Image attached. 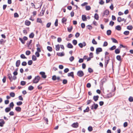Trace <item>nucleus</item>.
I'll use <instances>...</instances> for the list:
<instances>
[{"mask_svg": "<svg viewBox=\"0 0 133 133\" xmlns=\"http://www.w3.org/2000/svg\"><path fill=\"white\" fill-rule=\"evenodd\" d=\"M98 107V104H95L94 102V104L92 105L90 107L92 110L94 111L97 109Z\"/></svg>", "mask_w": 133, "mask_h": 133, "instance_id": "nucleus-1", "label": "nucleus"}, {"mask_svg": "<svg viewBox=\"0 0 133 133\" xmlns=\"http://www.w3.org/2000/svg\"><path fill=\"white\" fill-rule=\"evenodd\" d=\"M40 79V77L39 76H37L35 77L33 81V83H38Z\"/></svg>", "mask_w": 133, "mask_h": 133, "instance_id": "nucleus-2", "label": "nucleus"}, {"mask_svg": "<svg viewBox=\"0 0 133 133\" xmlns=\"http://www.w3.org/2000/svg\"><path fill=\"white\" fill-rule=\"evenodd\" d=\"M102 51V49L101 48H97L96 50V53L98 55L99 53V52Z\"/></svg>", "mask_w": 133, "mask_h": 133, "instance_id": "nucleus-3", "label": "nucleus"}, {"mask_svg": "<svg viewBox=\"0 0 133 133\" xmlns=\"http://www.w3.org/2000/svg\"><path fill=\"white\" fill-rule=\"evenodd\" d=\"M109 10H106L104 11L103 12V13L102 14V16L103 17L105 15H106V16H107L109 14Z\"/></svg>", "mask_w": 133, "mask_h": 133, "instance_id": "nucleus-4", "label": "nucleus"}, {"mask_svg": "<svg viewBox=\"0 0 133 133\" xmlns=\"http://www.w3.org/2000/svg\"><path fill=\"white\" fill-rule=\"evenodd\" d=\"M77 75L78 76L81 77L83 75V72L82 71H78L77 72Z\"/></svg>", "mask_w": 133, "mask_h": 133, "instance_id": "nucleus-5", "label": "nucleus"}, {"mask_svg": "<svg viewBox=\"0 0 133 133\" xmlns=\"http://www.w3.org/2000/svg\"><path fill=\"white\" fill-rule=\"evenodd\" d=\"M40 74L42 75V77L44 78H45L46 77V76L45 75V73L44 72H40Z\"/></svg>", "mask_w": 133, "mask_h": 133, "instance_id": "nucleus-6", "label": "nucleus"}, {"mask_svg": "<svg viewBox=\"0 0 133 133\" xmlns=\"http://www.w3.org/2000/svg\"><path fill=\"white\" fill-rule=\"evenodd\" d=\"M57 55L59 56H63L64 55V54L63 52H57Z\"/></svg>", "mask_w": 133, "mask_h": 133, "instance_id": "nucleus-7", "label": "nucleus"}, {"mask_svg": "<svg viewBox=\"0 0 133 133\" xmlns=\"http://www.w3.org/2000/svg\"><path fill=\"white\" fill-rule=\"evenodd\" d=\"M7 75L10 81H12V77L11 74H8Z\"/></svg>", "mask_w": 133, "mask_h": 133, "instance_id": "nucleus-8", "label": "nucleus"}, {"mask_svg": "<svg viewBox=\"0 0 133 133\" xmlns=\"http://www.w3.org/2000/svg\"><path fill=\"white\" fill-rule=\"evenodd\" d=\"M68 76L69 77L71 76L72 78H74V72H72L70 73H68Z\"/></svg>", "mask_w": 133, "mask_h": 133, "instance_id": "nucleus-9", "label": "nucleus"}, {"mask_svg": "<svg viewBox=\"0 0 133 133\" xmlns=\"http://www.w3.org/2000/svg\"><path fill=\"white\" fill-rule=\"evenodd\" d=\"M99 97V96L98 95L94 96L93 97V99L96 102L98 100Z\"/></svg>", "mask_w": 133, "mask_h": 133, "instance_id": "nucleus-10", "label": "nucleus"}, {"mask_svg": "<svg viewBox=\"0 0 133 133\" xmlns=\"http://www.w3.org/2000/svg\"><path fill=\"white\" fill-rule=\"evenodd\" d=\"M112 96V94L111 93H109L107 95L105 96V98H109Z\"/></svg>", "mask_w": 133, "mask_h": 133, "instance_id": "nucleus-11", "label": "nucleus"}, {"mask_svg": "<svg viewBox=\"0 0 133 133\" xmlns=\"http://www.w3.org/2000/svg\"><path fill=\"white\" fill-rule=\"evenodd\" d=\"M71 126L74 128H77L78 126V124L77 123H74L71 125Z\"/></svg>", "mask_w": 133, "mask_h": 133, "instance_id": "nucleus-12", "label": "nucleus"}, {"mask_svg": "<svg viewBox=\"0 0 133 133\" xmlns=\"http://www.w3.org/2000/svg\"><path fill=\"white\" fill-rule=\"evenodd\" d=\"M115 29L117 30L120 31L121 29V28L119 25H118L116 26L115 28Z\"/></svg>", "mask_w": 133, "mask_h": 133, "instance_id": "nucleus-13", "label": "nucleus"}, {"mask_svg": "<svg viewBox=\"0 0 133 133\" xmlns=\"http://www.w3.org/2000/svg\"><path fill=\"white\" fill-rule=\"evenodd\" d=\"M94 17L95 19L96 20H98L99 19V17L98 14L97 13H95V14Z\"/></svg>", "mask_w": 133, "mask_h": 133, "instance_id": "nucleus-14", "label": "nucleus"}, {"mask_svg": "<svg viewBox=\"0 0 133 133\" xmlns=\"http://www.w3.org/2000/svg\"><path fill=\"white\" fill-rule=\"evenodd\" d=\"M20 64V60H18L17 61L16 63V66L17 67L19 66Z\"/></svg>", "mask_w": 133, "mask_h": 133, "instance_id": "nucleus-15", "label": "nucleus"}, {"mask_svg": "<svg viewBox=\"0 0 133 133\" xmlns=\"http://www.w3.org/2000/svg\"><path fill=\"white\" fill-rule=\"evenodd\" d=\"M15 110L16 111L20 112L21 111V109L20 107H16Z\"/></svg>", "mask_w": 133, "mask_h": 133, "instance_id": "nucleus-16", "label": "nucleus"}, {"mask_svg": "<svg viewBox=\"0 0 133 133\" xmlns=\"http://www.w3.org/2000/svg\"><path fill=\"white\" fill-rule=\"evenodd\" d=\"M121 56L120 55H118L117 56L116 58L117 60L119 61H121Z\"/></svg>", "mask_w": 133, "mask_h": 133, "instance_id": "nucleus-17", "label": "nucleus"}, {"mask_svg": "<svg viewBox=\"0 0 133 133\" xmlns=\"http://www.w3.org/2000/svg\"><path fill=\"white\" fill-rule=\"evenodd\" d=\"M55 49L56 51H59V50L60 46L59 44L56 45Z\"/></svg>", "mask_w": 133, "mask_h": 133, "instance_id": "nucleus-18", "label": "nucleus"}, {"mask_svg": "<svg viewBox=\"0 0 133 133\" xmlns=\"http://www.w3.org/2000/svg\"><path fill=\"white\" fill-rule=\"evenodd\" d=\"M120 50L118 48L115 49V54H119L120 53Z\"/></svg>", "mask_w": 133, "mask_h": 133, "instance_id": "nucleus-19", "label": "nucleus"}, {"mask_svg": "<svg viewBox=\"0 0 133 133\" xmlns=\"http://www.w3.org/2000/svg\"><path fill=\"white\" fill-rule=\"evenodd\" d=\"M67 47L69 48H73V46L70 43H69L68 44Z\"/></svg>", "mask_w": 133, "mask_h": 133, "instance_id": "nucleus-20", "label": "nucleus"}, {"mask_svg": "<svg viewBox=\"0 0 133 133\" xmlns=\"http://www.w3.org/2000/svg\"><path fill=\"white\" fill-rule=\"evenodd\" d=\"M116 46L115 45H114L112 47L109 48V49L110 50L112 51L115 49H116Z\"/></svg>", "mask_w": 133, "mask_h": 133, "instance_id": "nucleus-21", "label": "nucleus"}, {"mask_svg": "<svg viewBox=\"0 0 133 133\" xmlns=\"http://www.w3.org/2000/svg\"><path fill=\"white\" fill-rule=\"evenodd\" d=\"M111 31L110 30H108L107 31V34L108 36L110 35H111Z\"/></svg>", "mask_w": 133, "mask_h": 133, "instance_id": "nucleus-22", "label": "nucleus"}, {"mask_svg": "<svg viewBox=\"0 0 133 133\" xmlns=\"http://www.w3.org/2000/svg\"><path fill=\"white\" fill-rule=\"evenodd\" d=\"M111 39L112 41L113 42L116 43H118L117 41L115 39L112 38H111Z\"/></svg>", "mask_w": 133, "mask_h": 133, "instance_id": "nucleus-23", "label": "nucleus"}, {"mask_svg": "<svg viewBox=\"0 0 133 133\" xmlns=\"http://www.w3.org/2000/svg\"><path fill=\"white\" fill-rule=\"evenodd\" d=\"M11 109L9 107L6 108L5 109V112H8L11 110Z\"/></svg>", "mask_w": 133, "mask_h": 133, "instance_id": "nucleus-24", "label": "nucleus"}, {"mask_svg": "<svg viewBox=\"0 0 133 133\" xmlns=\"http://www.w3.org/2000/svg\"><path fill=\"white\" fill-rule=\"evenodd\" d=\"M85 9L86 10L88 11L91 9V7L89 5H87L85 6Z\"/></svg>", "mask_w": 133, "mask_h": 133, "instance_id": "nucleus-25", "label": "nucleus"}, {"mask_svg": "<svg viewBox=\"0 0 133 133\" xmlns=\"http://www.w3.org/2000/svg\"><path fill=\"white\" fill-rule=\"evenodd\" d=\"M127 29L129 30H131L133 29V27L132 25L128 26L127 27Z\"/></svg>", "mask_w": 133, "mask_h": 133, "instance_id": "nucleus-26", "label": "nucleus"}, {"mask_svg": "<svg viewBox=\"0 0 133 133\" xmlns=\"http://www.w3.org/2000/svg\"><path fill=\"white\" fill-rule=\"evenodd\" d=\"M30 24V21H28L26 20L25 22V24L29 26Z\"/></svg>", "mask_w": 133, "mask_h": 133, "instance_id": "nucleus-27", "label": "nucleus"}, {"mask_svg": "<svg viewBox=\"0 0 133 133\" xmlns=\"http://www.w3.org/2000/svg\"><path fill=\"white\" fill-rule=\"evenodd\" d=\"M129 101L130 102H133V97L132 96H130L128 98Z\"/></svg>", "mask_w": 133, "mask_h": 133, "instance_id": "nucleus-28", "label": "nucleus"}, {"mask_svg": "<svg viewBox=\"0 0 133 133\" xmlns=\"http://www.w3.org/2000/svg\"><path fill=\"white\" fill-rule=\"evenodd\" d=\"M72 26H70V27L68 28V31L69 32H70L72 29Z\"/></svg>", "mask_w": 133, "mask_h": 133, "instance_id": "nucleus-29", "label": "nucleus"}, {"mask_svg": "<svg viewBox=\"0 0 133 133\" xmlns=\"http://www.w3.org/2000/svg\"><path fill=\"white\" fill-rule=\"evenodd\" d=\"M48 50L50 51H52V48L51 47L48 46L47 47Z\"/></svg>", "mask_w": 133, "mask_h": 133, "instance_id": "nucleus-30", "label": "nucleus"}, {"mask_svg": "<svg viewBox=\"0 0 133 133\" xmlns=\"http://www.w3.org/2000/svg\"><path fill=\"white\" fill-rule=\"evenodd\" d=\"M34 34L32 32L30 34L29 37L30 38H33L34 37Z\"/></svg>", "mask_w": 133, "mask_h": 133, "instance_id": "nucleus-31", "label": "nucleus"}, {"mask_svg": "<svg viewBox=\"0 0 133 133\" xmlns=\"http://www.w3.org/2000/svg\"><path fill=\"white\" fill-rule=\"evenodd\" d=\"M10 95L11 97H14L15 96V94L14 92H12L10 93Z\"/></svg>", "mask_w": 133, "mask_h": 133, "instance_id": "nucleus-32", "label": "nucleus"}, {"mask_svg": "<svg viewBox=\"0 0 133 133\" xmlns=\"http://www.w3.org/2000/svg\"><path fill=\"white\" fill-rule=\"evenodd\" d=\"M19 39L23 44H25V41H24L23 39L21 38H19Z\"/></svg>", "mask_w": 133, "mask_h": 133, "instance_id": "nucleus-33", "label": "nucleus"}, {"mask_svg": "<svg viewBox=\"0 0 133 133\" xmlns=\"http://www.w3.org/2000/svg\"><path fill=\"white\" fill-rule=\"evenodd\" d=\"M129 34V31H124L123 32V34L125 35H127Z\"/></svg>", "mask_w": 133, "mask_h": 133, "instance_id": "nucleus-34", "label": "nucleus"}, {"mask_svg": "<svg viewBox=\"0 0 133 133\" xmlns=\"http://www.w3.org/2000/svg\"><path fill=\"white\" fill-rule=\"evenodd\" d=\"M88 71L90 73H91L93 72V70L90 68H89L88 69Z\"/></svg>", "mask_w": 133, "mask_h": 133, "instance_id": "nucleus-35", "label": "nucleus"}, {"mask_svg": "<svg viewBox=\"0 0 133 133\" xmlns=\"http://www.w3.org/2000/svg\"><path fill=\"white\" fill-rule=\"evenodd\" d=\"M14 106V104L12 102H11L9 104V107L10 108H13Z\"/></svg>", "mask_w": 133, "mask_h": 133, "instance_id": "nucleus-36", "label": "nucleus"}, {"mask_svg": "<svg viewBox=\"0 0 133 133\" xmlns=\"http://www.w3.org/2000/svg\"><path fill=\"white\" fill-rule=\"evenodd\" d=\"M87 27V28L90 30H91L92 28V26L91 25H88Z\"/></svg>", "mask_w": 133, "mask_h": 133, "instance_id": "nucleus-37", "label": "nucleus"}, {"mask_svg": "<svg viewBox=\"0 0 133 133\" xmlns=\"http://www.w3.org/2000/svg\"><path fill=\"white\" fill-rule=\"evenodd\" d=\"M34 89V87L32 86H30L28 88V89L29 90H32Z\"/></svg>", "mask_w": 133, "mask_h": 133, "instance_id": "nucleus-38", "label": "nucleus"}, {"mask_svg": "<svg viewBox=\"0 0 133 133\" xmlns=\"http://www.w3.org/2000/svg\"><path fill=\"white\" fill-rule=\"evenodd\" d=\"M32 59L33 61H35L37 59V58L36 56L34 55H33L32 56Z\"/></svg>", "mask_w": 133, "mask_h": 133, "instance_id": "nucleus-39", "label": "nucleus"}, {"mask_svg": "<svg viewBox=\"0 0 133 133\" xmlns=\"http://www.w3.org/2000/svg\"><path fill=\"white\" fill-rule=\"evenodd\" d=\"M72 43L74 45H76L77 43V41L76 40H74L72 41Z\"/></svg>", "mask_w": 133, "mask_h": 133, "instance_id": "nucleus-40", "label": "nucleus"}, {"mask_svg": "<svg viewBox=\"0 0 133 133\" xmlns=\"http://www.w3.org/2000/svg\"><path fill=\"white\" fill-rule=\"evenodd\" d=\"M92 43L96 45V44H97V42H96V41H95V40L94 39H92Z\"/></svg>", "mask_w": 133, "mask_h": 133, "instance_id": "nucleus-41", "label": "nucleus"}, {"mask_svg": "<svg viewBox=\"0 0 133 133\" xmlns=\"http://www.w3.org/2000/svg\"><path fill=\"white\" fill-rule=\"evenodd\" d=\"M66 19L65 18H63L62 19V23H64L66 21Z\"/></svg>", "mask_w": 133, "mask_h": 133, "instance_id": "nucleus-42", "label": "nucleus"}, {"mask_svg": "<svg viewBox=\"0 0 133 133\" xmlns=\"http://www.w3.org/2000/svg\"><path fill=\"white\" fill-rule=\"evenodd\" d=\"M114 24V22L112 21H110L109 25L111 26H112Z\"/></svg>", "mask_w": 133, "mask_h": 133, "instance_id": "nucleus-43", "label": "nucleus"}, {"mask_svg": "<svg viewBox=\"0 0 133 133\" xmlns=\"http://www.w3.org/2000/svg\"><path fill=\"white\" fill-rule=\"evenodd\" d=\"M88 130L89 131H91L92 130V127L91 126H89L88 128Z\"/></svg>", "mask_w": 133, "mask_h": 133, "instance_id": "nucleus-44", "label": "nucleus"}, {"mask_svg": "<svg viewBox=\"0 0 133 133\" xmlns=\"http://www.w3.org/2000/svg\"><path fill=\"white\" fill-rule=\"evenodd\" d=\"M105 60H107L108 61H109L110 60L109 57L108 56H105Z\"/></svg>", "mask_w": 133, "mask_h": 133, "instance_id": "nucleus-45", "label": "nucleus"}, {"mask_svg": "<svg viewBox=\"0 0 133 133\" xmlns=\"http://www.w3.org/2000/svg\"><path fill=\"white\" fill-rule=\"evenodd\" d=\"M25 84L26 82L24 81H22L21 82V84L22 86L25 85Z\"/></svg>", "mask_w": 133, "mask_h": 133, "instance_id": "nucleus-46", "label": "nucleus"}, {"mask_svg": "<svg viewBox=\"0 0 133 133\" xmlns=\"http://www.w3.org/2000/svg\"><path fill=\"white\" fill-rule=\"evenodd\" d=\"M37 22L41 23L42 22V21L41 19L37 18Z\"/></svg>", "mask_w": 133, "mask_h": 133, "instance_id": "nucleus-47", "label": "nucleus"}, {"mask_svg": "<svg viewBox=\"0 0 133 133\" xmlns=\"http://www.w3.org/2000/svg\"><path fill=\"white\" fill-rule=\"evenodd\" d=\"M23 59H26V58L25 56V55L23 54H22L20 56Z\"/></svg>", "mask_w": 133, "mask_h": 133, "instance_id": "nucleus-48", "label": "nucleus"}, {"mask_svg": "<svg viewBox=\"0 0 133 133\" xmlns=\"http://www.w3.org/2000/svg\"><path fill=\"white\" fill-rule=\"evenodd\" d=\"M74 57L73 56H72L70 58L69 60L70 61L72 62L74 60Z\"/></svg>", "mask_w": 133, "mask_h": 133, "instance_id": "nucleus-49", "label": "nucleus"}, {"mask_svg": "<svg viewBox=\"0 0 133 133\" xmlns=\"http://www.w3.org/2000/svg\"><path fill=\"white\" fill-rule=\"evenodd\" d=\"M22 102L21 101H19L18 102H17L16 104L17 105L20 106L22 105Z\"/></svg>", "mask_w": 133, "mask_h": 133, "instance_id": "nucleus-50", "label": "nucleus"}, {"mask_svg": "<svg viewBox=\"0 0 133 133\" xmlns=\"http://www.w3.org/2000/svg\"><path fill=\"white\" fill-rule=\"evenodd\" d=\"M108 45V43L106 41H105L104 42L103 45V46H106Z\"/></svg>", "mask_w": 133, "mask_h": 133, "instance_id": "nucleus-51", "label": "nucleus"}, {"mask_svg": "<svg viewBox=\"0 0 133 133\" xmlns=\"http://www.w3.org/2000/svg\"><path fill=\"white\" fill-rule=\"evenodd\" d=\"M105 66L106 67L107 65V64L108 63L109 61H108L107 60H105Z\"/></svg>", "mask_w": 133, "mask_h": 133, "instance_id": "nucleus-52", "label": "nucleus"}, {"mask_svg": "<svg viewBox=\"0 0 133 133\" xmlns=\"http://www.w3.org/2000/svg\"><path fill=\"white\" fill-rule=\"evenodd\" d=\"M33 62L32 60H29L28 62V64L29 65H31L32 64Z\"/></svg>", "mask_w": 133, "mask_h": 133, "instance_id": "nucleus-53", "label": "nucleus"}, {"mask_svg": "<svg viewBox=\"0 0 133 133\" xmlns=\"http://www.w3.org/2000/svg\"><path fill=\"white\" fill-rule=\"evenodd\" d=\"M89 110V108L87 107L85 110H84V112H88Z\"/></svg>", "mask_w": 133, "mask_h": 133, "instance_id": "nucleus-54", "label": "nucleus"}, {"mask_svg": "<svg viewBox=\"0 0 133 133\" xmlns=\"http://www.w3.org/2000/svg\"><path fill=\"white\" fill-rule=\"evenodd\" d=\"M44 10H43V9H42V10L41 11V12L40 13V15L41 16H42L44 14Z\"/></svg>", "mask_w": 133, "mask_h": 133, "instance_id": "nucleus-55", "label": "nucleus"}, {"mask_svg": "<svg viewBox=\"0 0 133 133\" xmlns=\"http://www.w3.org/2000/svg\"><path fill=\"white\" fill-rule=\"evenodd\" d=\"M31 53V52L30 51L27 50L26 51L25 54H26L27 55H29Z\"/></svg>", "mask_w": 133, "mask_h": 133, "instance_id": "nucleus-56", "label": "nucleus"}, {"mask_svg": "<svg viewBox=\"0 0 133 133\" xmlns=\"http://www.w3.org/2000/svg\"><path fill=\"white\" fill-rule=\"evenodd\" d=\"M67 83V81L66 79H64L63 80V83L64 84H66Z\"/></svg>", "mask_w": 133, "mask_h": 133, "instance_id": "nucleus-57", "label": "nucleus"}, {"mask_svg": "<svg viewBox=\"0 0 133 133\" xmlns=\"http://www.w3.org/2000/svg\"><path fill=\"white\" fill-rule=\"evenodd\" d=\"M89 57L91 58H92L93 57V54L92 52H90L89 54Z\"/></svg>", "mask_w": 133, "mask_h": 133, "instance_id": "nucleus-58", "label": "nucleus"}, {"mask_svg": "<svg viewBox=\"0 0 133 133\" xmlns=\"http://www.w3.org/2000/svg\"><path fill=\"white\" fill-rule=\"evenodd\" d=\"M27 65V63L25 61H24L22 63V65L23 66H25Z\"/></svg>", "mask_w": 133, "mask_h": 133, "instance_id": "nucleus-59", "label": "nucleus"}, {"mask_svg": "<svg viewBox=\"0 0 133 133\" xmlns=\"http://www.w3.org/2000/svg\"><path fill=\"white\" fill-rule=\"evenodd\" d=\"M58 20L56 19V20L55 22V25L56 26H57L58 25Z\"/></svg>", "mask_w": 133, "mask_h": 133, "instance_id": "nucleus-60", "label": "nucleus"}, {"mask_svg": "<svg viewBox=\"0 0 133 133\" xmlns=\"http://www.w3.org/2000/svg\"><path fill=\"white\" fill-rule=\"evenodd\" d=\"M51 23L50 22L46 24V27L48 28H49L50 26Z\"/></svg>", "mask_w": 133, "mask_h": 133, "instance_id": "nucleus-61", "label": "nucleus"}, {"mask_svg": "<svg viewBox=\"0 0 133 133\" xmlns=\"http://www.w3.org/2000/svg\"><path fill=\"white\" fill-rule=\"evenodd\" d=\"M122 19L121 17H118L117 18V21L119 22H120L122 21Z\"/></svg>", "mask_w": 133, "mask_h": 133, "instance_id": "nucleus-62", "label": "nucleus"}, {"mask_svg": "<svg viewBox=\"0 0 133 133\" xmlns=\"http://www.w3.org/2000/svg\"><path fill=\"white\" fill-rule=\"evenodd\" d=\"M69 70L68 68H66L64 70V72L65 73H66L69 71Z\"/></svg>", "mask_w": 133, "mask_h": 133, "instance_id": "nucleus-63", "label": "nucleus"}, {"mask_svg": "<svg viewBox=\"0 0 133 133\" xmlns=\"http://www.w3.org/2000/svg\"><path fill=\"white\" fill-rule=\"evenodd\" d=\"M18 15L17 13H15L14 14V17L15 18L18 17Z\"/></svg>", "mask_w": 133, "mask_h": 133, "instance_id": "nucleus-64", "label": "nucleus"}]
</instances>
